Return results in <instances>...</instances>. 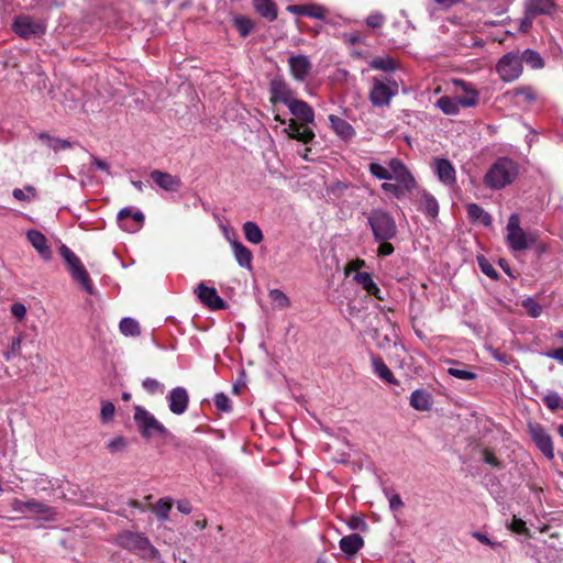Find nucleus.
<instances>
[{
  "label": "nucleus",
  "instance_id": "nucleus-1",
  "mask_svg": "<svg viewBox=\"0 0 563 563\" xmlns=\"http://www.w3.org/2000/svg\"><path fill=\"white\" fill-rule=\"evenodd\" d=\"M287 108L295 119L286 121L279 114H275L274 120L285 125L283 132L289 139L303 144L311 143L316 136L313 130L309 126L314 124L316 115L312 107L296 98Z\"/></svg>",
  "mask_w": 563,
  "mask_h": 563
},
{
  "label": "nucleus",
  "instance_id": "nucleus-2",
  "mask_svg": "<svg viewBox=\"0 0 563 563\" xmlns=\"http://www.w3.org/2000/svg\"><path fill=\"white\" fill-rule=\"evenodd\" d=\"M518 164L509 157L497 158L484 176V184L492 190H499L510 185L518 176Z\"/></svg>",
  "mask_w": 563,
  "mask_h": 563
},
{
  "label": "nucleus",
  "instance_id": "nucleus-3",
  "mask_svg": "<svg viewBox=\"0 0 563 563\" xmlns=\"http://www.w3.org/2000/svg\"><path fill=\"white\" fill-rule=\"evenodd\" d=\"M368 172L378 180L401 181L407 188L412 186L413 175L406 164L398 157L390 158L387 166H384L378 162H371L368 164Z\"/></svg>",
  "mask_w": 563,
  "mask_h": 563
},
{
  "label": "nucleus",
  "instance_id": "nucleus-4",
  "mask_svg": "<svg viewBox=\"0 0 563 563\" xmlns=\"http://www.w3.org/2000/svg\"><path fill=\"white\" fill-rule=\"evenodd\" d=\"M115 543L143 559L156 560L159 558L158 550L141 532L124 530L117 536Z\"/></svg>",
  "mask_w": 563,
  "mask_h": 563
},
{
  "label": "nucleus",
  "instance_id": "nucleus-5",
  "mask_svg": "<svg viewBox=\"0 0 563 563\" xmlns=\"http://www.w3.org/2000/svg\"><path fill=\"white\" fill-rule=\"evenodd\" d=\"M399 93L397 80L389 76H374L371 78L368 100L376 108L389 107L394 97Z\"/></svg>",
  "mask_w": 563,
  "mask_h": 563
},
{
  "label": "nucleus",
  "instance_id": "nucleus-6",
  "mask_svg": "<svg viewBox=\"0 0 563 563\" xmlns=\"http://www.w3.org/2000/svg\"><path fill=\"white\" fill-rule=\"evenodd\" d=\"M375 241H389L396 236L397 225L393 216L380 208L373 209L367 217Z\"/></svg>",
  "mask_w": 563,
  "mask_h": 563
},
{
  "label": "nucleus",
  "instance_id": "nucleus-7",
  "mask_svg": "<svg viewBox=\"0 0 563 563\" xmlns=\"http://www.w3.org/2000/svg\"><path fill=\"white\" fill-rule=\"evenodd\" d=\"M59 253L67 265L71 278L88 294L93 295V287L89 274L81 263V260L66 245L59 247Z\"/></svg>",
  "mask_w": 563,
  "mask_h": 563
},
{
  "label": "nucleus",
  "instance_id": "nucleus-8",
  "mask_svg": "<svg viewBox=\"0 0 563 563\" xmlns=\"http://www.w3.org/2000/svg\"><path fill=\"white\" fill-rule=\"evenodd\" d=\"M133 419L141 435L145 439H151L154 435L162 438L168 435L167 428L161 423L152 412L141 406L134 407Z\"/></svg>",
  "mask_w": 563,
  "mask_h": 563
},
{
  "label": "nucleus",
  "instance_id": "nucleus-9",
  "mask_svg": "<svg viewBox=\"0 0 563 563\" xmlns=\"http://www.w3.org/2000/svg\"><path fill=\"white\" fill-rule=\"evenodd\" d=\"M522 62L519 51H512L505 54L496 65V71L499 78L505 82L515 81L522 74Z\"/></svg>",
  "mask_w": 563,
  "mask_h": 563
},
{
  "label": "nucleus",
  "instance_id": "nucleus-10",
  "mask_svg": "<svg viewBox=\"0 0 563 563\" xmlns=\"http://www.w3.org/2000/svg\"><path fill=\"white\" fill-rule=\"evenodd\" d=\"M12 30L20 37L29 40L43 35L46 26L42 20L33 19L30 15H19L12 23Z\"/></svg>",
  "mask_w": 563,
  "mask_h": 563
},
{
  "label": "nucleus",
  "instance_id": "nucleus-11",
  "mask_svg": "<svg viewBox=\"0 0 563 563\" xmlns=\"http://www.w3.org/2000/svg\"><path fill=\"white\" fill-rule=\"evenodd\" d=\"M506 241L512 251H525L529 247L531 241L527 233L520 227V219L517 214H511L506 227Z\"/></svg>",
  "mask_w": 563,
  "mask_h": 563
},
{
  "label": "nucleus",
  "instance_id": "nucleus-12",
  "mask_svg": "<svg viewBox=\"0 0 563 563\" xmlns=\"http://www.w3.org/2000/svg\"><path fill=\"white\" fill-rule=\"evenodd\" d=\"M296 99V92L280 77L273 78L269 82V101L283 103L288 107Z\"/></svg>",
  "mask_w": 563,
  "mask_h": 563
},
{
  "label": "nucleus",
  "instance_id": "nucleus-13",
  "mask_svg": "<svg viewBox=\"0 0 563 563\" xmlns=\"http://www.w3.org/2000/svg\"><path fill=\"white\" fill-rule=\"evenodd\" d=\"M431 168L438 180L445 187L453 188L456 185V170L448 158H434Z\"/></svg>",
  "mask_w": 563,
  "mask_h": 563
},
{
  "label": "nucleus",
  "instance_id": "nucleus-14",
  "mask_svg": "<svg viewBox=\"0 0 563 563\" xmlns=\"http://www.w3.org/2000/svg\"><path fill=\"white\" fill-rule=\"evenodd\" d=\"M530 435L538 446V449L544 454L548 460L554 459V448L550 434L539 423L529 424Z\"/></svg>",
  "mask_w": 563,
  "mask_h": 563
},
{
  "label": "nucleus",
  "instance_id": "nucleus-15",
  "mask_svg": "<svg viewBox=\"0 0 563 563\" xmlns=\"http://www.w3.org/2000/svg\"><path fill=\"white\" fill-rule=\"evenodd\" d=\"M166 400L170 412L180 416L185 413L188 408L189 395L186 388L175 387L168 393Z\"/></svg>",
  "mask_w": 563,
  "mask_h": 563
},
{
  "label": "nucleus",
  "instance_id": "nucleus-16",
  "mask_svg": "<svg viewBox=\"0 0 563 563\" xmlns=\"http://www.w3.org/2000/svg\"><path fill=\"white\" fill-rule=\"evenodd\" d=\"M195 294L199 300L212 310L222 309L225 307L224 300L218 295L214 287H208L205 283H200L195 289Z\"/></svg>",
  "mask_w": 563,
  "mask_h": 563
},
{
  "label": "nucleus",
  "instance_id": "nucleus-17",
  "mask_svg": "<svg viewBox=\"0 0 563 563\" xmlns=\"http://www.w3.org/2000/svg\"><path fill=\"white\" fill-rule=\"evenodd\" d=\"M290 74L296 81L302 82L312 69V64L306 55H292L288 59Z\"/></svg>",
  "mask_w": 563,
  "mask_h": 563
},
{
  "label": "nucleus",
  "instance_id": "nucleus-18",
  "mask_svg": "<svg viewBox=\"0 0 563 563\" xmlns=\"http://www.w3.org/2000/svg\"><path fill=\"white\" fill-rule=\"evenodd\" d=\"M330 128L334 134L344 142H350L356 135L355 129L345 119L335 114L328 117Z\"/></svg>",
  "mask_w": 563,
  "mask_h": 563
},
{
  "label": "nucleus",
  "instance_id": "nucleus-19",
  "mask_svg": "<svg viewBox=\"0 0 563 563\" xmlns=\"http://www.w3.org/2000/svg\"><path fill=\"white\" fill-rule=\"evenodd\" d=\"M151 178L159 188L166 191H177L181 186L179 177L158 169L151 172Z\"/></svg>",
  "mask_w": 563,
  "mask_h": 563
},
{
  "label": "nucleus",
  "instance_id": "nucleus-20",
  "mask_svg": "<svg viewBox=\"0 0 563 563\" xmlns=\"http://www.w3.org/2000/svg\"><path fill=\"white\" fill-rule=\"evenodd\" d=\"M418 209L427 217L435 218L439 214V203L433 195L422 189L418 192Z\"/></svg>",
  "mask_w": 563,
  "mask_h": 563
},
{
  "label": "nucleus",
  "instance_id": "nucleus-21",
  "mask_svg": "<svg viewBox=\"0 0 563 563\" xmlns=\"http://www.w3.org/2000/svg\"><path fill=\"white\" fill-rule=\"evenodd\" d=\"M27 241L32 244V246L37 251V253L41 255L44 260H49L52 256L51 247L47 244L46 236L37 231V230H30L26 233Z\"/></svg>",
  "mask_w": 563,
  "mask_h": 563
},
{
  "label": "nucleus",
  "instance_id": "nucleus-22",
  "mask_svg": "<svg viewBox=\"0 0 563 563\" xmlns=\"http://www.w3.org/2000/svg\"><path fill=\"white\" fill-rule=\"evenodd\" d=\"M453 84L464 92L463 97L457 98L461 107L468 108L477 104L478 92L476 89H474L468 82L461 79H454Z\"/></svg>",
  "mask_w": 563,
  "mask_h": 563
},
{
  "label": "nucleus",
  "instance_id": "nucleus-23",
  "mask_svg": "<svg viewBox=\"0 0 563 563\" xmlns=\"http://www.w3.org/2000/svg\"><path fill=\"white\" fill-rule=\"evenodd\" d=\"M525 9L532 16L552 14L555 10L553 0H526Z\"/></svg>",
  "mask_w": 563,
  "mask_h": 563
},
{
  "label": "nucleus",
  "instance_id": "nucleus-24",
  "mask_svg": "<svg viewBox=\"0 0 563 563\" xmlns=\"http://www.w3.org/2000/svg\"><path fill=\"white\" fill-rule=\"evenodd\" d=\"M371 364L374 374L378 376L382 380L391 385H398V380L395 378L389 367L379 356L372 355Z\"/></svg>",
  "mask_w": 563,
  "mask_h": 563
},
{
  "label": "nucleus",
  "instance_id": "nucleus-25",
  "mask_svg": "<svg viewBox=\"0 0 563 563\" xmlns=\"http://www.w3.org/2000/svg\"><path fill=\"white\" fill-rule=\"evenodd\" d=\"M231 247L239 265L243 268H252V252L239 241H231Z\"/></svg>",
  "mask_w": 563,
  "mask_h": 563
},
{
  "label": "nucleus",
  "instance_id": "nucleus-26",
  "mask_svg": "<svg viewBox=\"0 0 563 563\" xmlns=\"http://www.w3.org/2000/svg\"><path fill=\"white\" fill-rule=\"evenodd\" d=\"M410 406L416 410L426 411L432 406V396L423 389H416L410 396Z\"/></svg>",
  "mask_w": 563,
  "mask_h": 563
},
{
  "label": "nucleus",
  "instance_id": "nucleus-27",
  "mask_svg": "<svg viewBox=\"0 0 563 563\" xmlns=\"http://www.w3.org/2000/svg\"><path fill=\"white\" fill-rule=\"evenodd\" d=\"M354 280L360 284L371 296H374L375 298L383 300V297L380 296V289L376 285V283L373 280L372 275L366 272H360L356 273L354 276Z\"/></svg>",
  "mask_w": 563,
  "mask_h": 563
},
{
  "label": "nucleus",
  "instance_id": "nucleus-28",
  "mask_svg": "<svg viewBox=\"0 0 563 563\" xmlns=\"http://www.w3.org/2000/svg\"><path fill=\"white\" fill-rule=\"evenodd\" d=\"M363 545V538L357 533H352L340 540V549L347 555L355 554Z\"/></svg>",
  "mask_w": 563,
  "mask_h": 563
},
{
  "label": "nucleus",
  "instance_id": "nucleus-29",
  "mask_svg": "<svg viewBox=\"0 0 563 563\" xmlns=\"http://www.w3.org/2000/svg\"><path fill=\"white\" fill-rule=\"evenodd\" d=\"M466 211L468 218L473 222L481 223L485 227H489L492 224V217L488 212H486L481 206L476 203L466 205Z\"/></svg>",
  "mask_w": 563,
  "mask_h": 563
},
{
  "label": "nucleus",
  "instance_id": "nucleus-30",
  "mask_svg": "<svg viewBox=\"0 0 563 563\" xmlns=\"http://www.w3.org/2000/svg\"><path fill=\"white\" fill-rule=\"evenodd\" d=\"M446 363L452 364L453 366L448 368V374L461 379V380H474L477 378V374L468 368L466 365H462V367H457L460 365L456 361L446 360Z\"/></svg>",
  "mask_w": 563,
  "mask_h": 563
},
{
  "label": "nucleus",
  "instance_id": "nucleus-31",
  "mask_svg": "<svg viewBox=\"0 0 563 563\" xmlns=\"http://www.w3.org/2000/svg\"><path fill=\"white\" fill-rule=\"evenodd\" d=\"M253 4L256 12L261 16L267 19L268 21L276 20L277 9L272 0H253Z\"/></svg>",
  "mask_w": 563,
  "mask_h": 563
},
{
  "label": "nucleus",
  "instance_id": "nucleus-32",
  "mask_svg": "<svg viewBox=\"0 0 563 563\" xmlns=\"http://www.w3.org/2000/svg\"><path fill=\"white\" fill-rule=\"evenodd\" d=\"M417 187V181L413 178L412 186L406 187L401 181H396V184H391L385 181L380 185V188L385 192L391 194L395 198L399 199L404 196L405 192H410Z\"/></svg>",
  "mask_w": 563,
  "mask_h": 563
},
{
  "label": "nucleus",
  "instance_id": "nucleus-33",
  "mask_svg": "<svg viewBox=\"0 0 563 563\" xmlns=\"http://www.w3.org/2000/svg\"><path fill=\"white\" fill-rule=\"evenodd\" d=\"M435 104L444 114L448 115H455L461 109L457 98H451L449 96L439 98Z\"/></svg>",
  "mask_w": 563,
  "mask_h": 563
},
{
  "label": "nucleus",
  "instance_id": "nucleus-34",
  "mask_svg": "<svg viewBox=\"0 0 563 563\" xmlns=\"http://www.w3.org/2000/svg\"><path fill=\"white\" fill-rule=\"evenodd\" d=\"M369 67L375 70L391 73L398 68L397 62L390 56L376 57L369 62Z\"/></svg>",
  "mask_w": 563,
  "mask_h": 563
},
{
  "label": "nucleus",
  "instance_id": "nucleus-35",
  "mask_svg": "<svg viewBox=\"0 0 563 563\" xmlns=\"http://www.w3.org/2000/svg\"><path fill=\"white\" fill-rule=\"evenodd\" d=\"M522 64L526 63L532 69H540L544 66L541 55L533 49L519 51Z\"/></svg>",
  "mask_w": 563,
  "mask_h": 563
},
{
  "label": "nucleus",
  "instance_id": "nucleus-36",
  "mask_svg": "<svg viewBox=\"0 0 563 563\" xmlns=\"http://www.w3.org/2000/svg\"><path fill=\"white\" fill-rule=\"evenodd\" d=\"M119 329H120V332L124 336L135 338L141 334V329H140L139 322L135 319L130 318V317H125V318L121 319V321L119 323Z\"/></svg>",
  "mask_w": 563,
  "mask_h": 563
},
{
  "label": "nucleus",
  "instance_id": "nucleus-37",
  "mask_svg": "<svg viewBox=\"0 0 563 563\" xmlns=\"http://www.w3.org/2000/svg\"><path fill=\"white\" fill-rule=\"evenodd\" d=\"M245 239L253 244H260L263 241L261 228L252 221H247L243 225Z\"/></svg>",
  "mask_w": 563,
  "mask_h": 563
},
{
  "label": "nucleus",
  "instance_id": "nucleus-38",
  "mask_svg": "<svg viewBox=\"0 0 563 563\" xmlns=\"http://www.w3.org/2000/svg\"><path fill=\"white\" fill-rule=\"evenodd\" d=\"M132 219L136 222L137 227H141L144 222V214L141 211H132L130 208H123L118 213V220L121 222L123 229L129 230L125 221Z\"/></svg>",
  "mask_w": 563,
  "mask_h": 563
},
{
  "label": "nucleus",
  "instance_id": "nucleus-39",
  "mask_svg": "<svg viewBox=\"0 0 563 563\" xmlns=\"http://www.w3.org/2000/svg\"><path fill=\"white\" fill-rule=\"evenodd\" d=\"M40 139L45 143L47 147L52 148L54 152L65 151L71 146L69 141L54 137L48 134H41Z\"/></svg>",
  "mask_w": 563,
  "mask_h": 563
},
{
  "label": "nucleus",
  "instance_id": "nucleus-40",
  "mask_svg": "<svg viewBox=\"0 0 563 563\" xmlns=\"http://www.w3.org/2000/svg\"><path fill=\"white\" fill-rule=\"evenodd\" d=\"M233 24L242 37L250 35L254 29V23L252 20L243 15L234 16Z\"/></svg>",
  "mask_w": 563,
  "mask_h": 563
},
{
  "label": "nucleus",
  "instance_id": "nucleus-41",
  "mask_svg": "<svg viewBox=\"0 0 563 563\" xmlns=\"http://www.w3.org/2000/svg\"><path fill=\"white\" fill-rule=\"evenodd\" d=\"M173 500L170 498H161L154 508L156 517L166 521L168 519L169 511L172 509Z\"/></svg>",
  "mask_w": 563,
  "mask_h": 563
},
{
  "label": "nucleus",
  "instance_id": "nucleus-42",
  "mask_svg": "<svg viewBox=\"0 0 563 563\" xmlns=\"http://www.w3.org/2000/svg\"><path fill=\"white\" fill-rule=\"evenodd\" d=\"M506 527L517 534L526 537L530 536L526 521L517 516H512V518L506 523Z\"/></svg>",
  "mask_w": 563,
  "mask_h": 563
},
{
  "label": "nucleus",
  "instance_id": "nucleus-43",
  "mask_svg": "<svg viewBox=\"0 0 563 563\" xmlns=\"http://www.w3.org/2000/svg\"><path fill=\"white\" fill-rule=\"evenodd\" d=\"M142 387L150 395H162L164 393L165 386L161 382L155 378L147 377L142 382Z\"/></svg>",
  "mask_w": 563,
  "mask_h": 563
},
{
  "label": "nucleus",
  "instance_id": "nucleus-44",
  "mask_svg": "<svg viewBox=\"0 0 563 563\" xmlns=\"http://www.w3.org/2000/svg\"><path fill=\"white\" fill-rule=\"evenodd\" d=\"M268 296L277 308L283 309L290 306L289 298L284 291L279 289H271Z\"/></svg>",
  "mask_w": 563,
  "mask_h": 563
},
{
  "label": "nucleus",
  "instance_id": "nucleus-45",
  "mask_svg": "<svg viewBox=\"0 0 563 563\" xmlns=\"http://www.w3.org/2000/svg\"><path fill=\"white\" fill-rule=\"evenodd\" d=\"M521 305L531 318L540 317L543 311L542 306L531 297L523 299Z\"/></svg>",
  "mask_w": 563,
  "mask_h": 563
},
{
  "label": "nucleus",
  "instance_id": "nucleus-46",
  "mask_svg": "<svg viewBox=\"0 0 563 563\" xmlns=\"http://www.w3.org/2000/svg\"><path fill=\"white\" fill-rule=\"evenodd\" d=\"M214 406L219 411L230 412L232 410L231 400L224 393H218L214 395Z\"/></svg>",
  "mask_w": 563,
  "mask_h": 563
},
{
  "label": "nucleus",
  "instance_id": "nucleus-47",
  "mask_svg": "<svg viewBox=\"0 0 563 563\" xmlns=\"http://www.w3.org/2000/svg\"><path fill=\"white\" fill-rule=\"evenodd\" d=\"M327 9L319 4H306V16L317 19V20H325Z\"/></svg>",
  "mask_w": 563,
  "mask_h": 563
},
{
  "label": "nucleus",
  "instance_id": "nucleus-48",
  "mask_svg": "<svg viewBox=\"0 0 563 563\" xmlns=\"http://www.w3.org/2000/svg\"><path fill=\"white\" fill-rule=\"evenodd\" d=\"M385 20L386 18L384 14L379 12H373L366 18V25L372 29H377L384 24Z\"/></svg>",
  "mask_w": 563,
  "mask_h": 563
},
{
  "label": "nucleus",
  "instance_id": "nucleus-49",
  "mask_svg": "<svg viewBox=\"0 0 563 563\" xmlns=\"http://www.w3.org/2000/svg\"><path fill=\"white\" fill-rule=\"evenodd\" d=\"M544 404L545 406L551 409V410H555L558 409L559 407H562V402H561V397L558 393L555 391H551L549 393L548 395H545L544 397Z\"/></svg>",
  "mask_w": 563,
  "mask_h": 563
},
{
  "label": "nucleus",
  "instance_id": "nucleus-50",
  "mask_svg": "<svg viewBox=\"0 0 563 563\" xmlns=\"http://www.w3.org/2000/svg\"><path fill=\"white\" fill-rule=\"evenodd\" d=\"M26 192H30L32 197L35 196V189L32 186H26L24 189L15 188L12 191V196L19 200V201H29L30 196L26 195Z\"/></svg>",
  "mask_w": 563,
  "mask_h": 563
},
{
  "label": "nucleus",
  "instance_id": "nucleus-51",
  "mask_svg": "<svg viewBox=\"0 0 563 563\" xmlns=\"http://www.w3.org/2000/svg\"><path fill=\"white\" fill-rule=\"evenodd\" d=\"M114 411H115V408L112 402L103 401L101 405V413H100L102 422L110 421L114 416Z\"/></svg>",
  "mask_w": 563,
  "mask_h": 563
},
{
  "label": "nucleus",
  "instance_id": "nucleus-52",
  "mask_svg": "<svg viewBox=\"0 0 563 563\" xmlns=\"http://www.w3.org/2000/svg\"><path fill=\"white\" fill-rule=\"evenodd\" d=\"M126 446V440L123 437H115L108 443V449L112 452L123 451Z\"/></svg>",
  "mask_w": 563,
  "mask_h": 563
},
{
  "label": "nucleus",
  "instance_id": "nucleus-53",
  "mask_svg": "<svg viewBox=\"0 0 563 563\" xmlns=\"http://www.w3.org/2000/svg\"><path fill=\"white\" fill-rule=\"evenodd\" d=\"M21 350V338H14L11 342L10 350L4 353V358L7 361L12 360L15 355L19 354Z\"/></svg>",
  "mask_w": 563,
  "mask_h": 563
},
{
  "label": "nucleus",
  "instance_id": "nucleus-54",
  "mask_svg": "<svg viewBox=\"0 0 563 563\" xmlns=\"http://www.w3.org/2000/svg\"><path fill=\"white\" fill-rule=\"evenodd\" d=\"M472 537H473V538H475V539H476L477 541H479L481 543L486 544V545H489V547H490V548H493V549H496L497 547H499V545H500V543H499V542L490 540V539L488 538V536H486V534H484V533H482V532H479V531H474V532L472 533Z\"/></svg>",
  "mask_w": 563,
  "mask_h": 563
},
{
  "label": "nucleus",
  "instance_id": "nucleus-55",
  "mask_svg": "<svg viewBox=\"0 0 563 563\" xmlns=\"http://www.w3.org/2000/svg\"><path fill=\"white\" fill-rule=\"evenodd\" d=\"M389 501V507L393 511L400 510L404 507V501L398 494L386 493Z\"/></svg>",
  "mask_w": 563,
  "mask_h": 563
},
{
  "label": "nucleus",
  "instance_id": "nucleus-56",
  "mask_svg": "<svg viewBox=\"0 0 563 563\" xmlns=\"http://www.w3.org/2000/svg\"><path fill=\"white\" fill-rule=\"evenodd\" d=\"M11 313L19 320H22L26 314V308L21 302H14L11 306Z\"/></svg>",
  "mask_w": 563,
  "mask_h": 563
},
{
  "label": "nucleus",
  "instance_id": "nucleus-57",
  "mask_svg": "<svg viewBox=\"0 0 563 563\" xmlns=\"http://www.w3.org/2000/svg\"><path fill=\"white\" fill-rule=\"evenodd\" d=\"M479 265H481L482 272L486 276L494 278V279H496L498 277L496 269L490 264L486 263L484 260H479Z\"/></svg>",
  "mask_w": 563,
  "mask_h": 563
},
{
  "label": "nucleus",
  "instance_id": "nucleus-58",
  "mask_svg": "<svg viewBox=\"0 0 563 563\" xmlns=\"http://www.w3.org/2000/svg\"><path fill=\"white\" fill-rule=\"evenodd\" d=\"M533 19L534 16L528 14L527 10L525 9V18L520 23V31H522L523 33L528 32L532 26Z\"/></svg>",
  "mask_w": 563,
  "mask_h": 563
},
{
  "label": "nucleus",
  "instance_id": "nucleus-59",
  "mask_svg": "<svg viewBox=\"0 0 563 563\" xmlns=\"http://www.w3.org/2000/svg\"><path fill=\"white\" fill-rule=\"evenodd\" d=\"M378 255L387 256L393 254L394 246L388 241H379Z\"/></svg>",
  "mask_w": 563,
  "mask_h": 563
},
{
  "label": "nucleus",
  "instance_id": "nucleus-60",
  "mask_svg": "<svg viewBox=\"0 0 563 563\" xmlns=\"http://www.w3.org/2000/svg\"><path fill=\"white\" fill-rule=\"evenodd\" d=\"M325 23L331 25H346L349 23V20L342 18L341 15L329 18L323 20Z\"/></svg>",
  "mask_w": 563,
  "mask_h": 563
},
{
  "label": "nucleus",
  "instance_id": "nucleus-61",
  "mask_svg": "<svg viewBox=\"0 0 563 563\" xmlns=\"http://www.w3.org/2000/svg\"><path fill=\"white\" fill-rule=\"evenodd\" d=\"M177 508L181 514L188 515L191 512V504L188 500H179L177 503Z\"/></svg>",
  "mask_w": 563,
  "mask_h": 563
},
{
  "label": "nucleus",
  "instance_id": "nucleus-62",
  "mask_svg": "<svg viewBox=\"0 0 563 563\" xmlns=\"http://www.w3.org/2000/svg\"><path fill=\"white\" fill-rule=\"evenodd\" d=\"M287 11H289V12H291L294 14H297V15L306 16V4H302V5H296V4L288 5L287 7Z\"/></svg>",
  "mask_w": 563,
  "mask_h": 563
},
{
  "label": "nucleus",
  "instance_id": "nucleus-63",
  "mask_svg": "<svg viewBox=\"0 0 563 563\" xmlns=\"http://www.w3.org/2000/svg\"><path fill=\"white\" fill-rule=\"evenodd\" d=\"M549 357L558 361L559 363L563 364V346L556 350H553L552 352L547 354Z\"/></svg>",
  "mask_w": 563,
  "mask_h": 563
},
{
  "label": "nucleus",
  "instance_id": "nucleus-64",
  "mask_svg": "<svg viewBox=\"0 0 563 563\" xmlns=\"http://www.w3.org/2000/svg\"><path fill=\"white\" fill-rule=\"evenodd\" d=\"M25 506H26L27 508H30L31 510L35 511V512H42V511H43V509L45 508V506H44L43 504L37 503V501H35V500L27 501V503L25 504Z\"/></svg>",
  "mask_w": 563,
  "mask_h": 563
}]
</instances>
